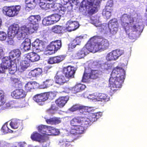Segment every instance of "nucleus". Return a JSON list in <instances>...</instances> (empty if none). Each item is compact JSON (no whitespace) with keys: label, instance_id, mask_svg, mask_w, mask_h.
<instances>
[{"label":"nucleus","instance_id":"obj_1","mask_svg":"<svg viewBox=\"0 0 147 147\" xmlns=\"http://www.w3.org/2000/svg\"><path fill=\"white\" fill-rule=\"evenodd\" d=\"M102 113L100 112L91 114L86 117H75L70 121L71 126L70 132L71 134H80L83 133L85 128L90 125L94 122L100 117Z\"/></svg>","mask_w":147,"mask_h":147},{"label":"nucleus","instance_id":"obj_2","mask_svg":"<svg viewBox=\"0 0 147 147\" xmlns=\"http://www.w3.org/2000/svg\"><path fill=\"white\" fill-rule=\"evenodd\" d=\"M120 24L126 32L128 34L129 37L131 39H136L138 38L143 31L141 26L134 24V20L130 15L123 14L120 18Z\"/></svg>","mask_w":147,"mask_h":147},{"label":"nucleus","instance_id":"obj_3","mask_svg":"<svg viewBox=\"0 0 147 147\" xmlns=\"http://www.w3.org/2000/svg\"><path fill=\"white\" fill-rule=\"evenodd\" d=\"M125 78V71L122 68L117 66L114 68L109 79L110 92L112 94L122 87Z\"/></svg>","mask_w":147,"mask_h":147},{"label":"nucleus","instance_id":"obj_4","mask_svg":"<svg viewBox=\"0 0 147 147\" xmlns=\"http://www.w3.org/2000/svg\"><path fill=\"white\" fill-rule=\"evenodd\" d=\"M99 3V0H84L80 4L79 10L82 12L85 11L86 15L92 16L98 11L97 6Z\"/></svg>","mask_w":147,"mask_h":147},{"label":"nucleus","instance_id":"obj_5","mask_svg":"<svg viewBox=\"0 0 147 147\" xmlns=\"http://www.w3.org/2000/svg\"><path fill=\"white\" fill-rule=\"evenodd\" d=\"M118 24L117 21L113 22L110 21L109 23H103L98 26V29L101 33L107 34L110 32L112 34H115L117 32Z\"/></svg>","mask_w":147,"mask_h":147},{"label":"nucleus","instance_id":"obj_6","mask_svg":"<svg viewBox=\"0 0 147 147\" xmlns=\"http://www.w3.org/2000/svg\"><path fill=\"white\" fill-rule=\"evenodd\" d=\"M102 38V36L96 35L92 37L90 39L86 45L89 52L95 53L101 50L99 42H94V40L97 39H100Z\"/></svg>","mask_w":147,"mask_h":147},{"label":"nucleus","instance_id":"obj_7","mask_svg":"<svg viewBox=\"0 0 147 147\" xmlns=\"http://www.w3.org/2000/svg\"><path fill=\"white\" fill-rule=\"evenodd\" d=\"M54 93L52 92H44L37 94L33 97V100L40 105H42V102L48 99H53L55 96Z\"/></svg>","mask_w":147,"mask_h":147},{"label":"nucleus","instance_id":"obj_8","mask_svg":"<svg viewBox=\"0 0 147 147\" xmlns=\"http://www.w3.org/2000/svg\"><path fill=\"white\" fill-rule=\"evenodd\" d=\"M20 5L5 6L3 9V13L9 17H12L17 16L19 13L21 9Z\"/></svg>","mask_w":147,"mask_h":147},{"label":"nucleus","instance_id":"obj_9","mask_svg":"<svg viewBox=\"0 0 147 147\" xmlns=\"http://www.w3.org/2000/svg\"><path fill=\"white\" fill-rule=\"evenodd\" d=\"M35 31L30 26L29 28L26 26H23L18 30L17 38L19 40H23L26 38L28 34H32Z\"/></svg>","mask_w":147,"mask_h":147},{"label":"nucleus","instance_id":"obj_10","mask_svg":"<svg viewBox=\"0 0 147 147\" xmlns=\"http://www.w3.org/2000/svg\"><path fill=\"white\" fill-rule=\"evenodd\" d=\"M123 52L118 49L113 50L109 53L106 57V59L109 61L115 60L122 55Z\"/></svg>","mask_w":147,"mask_h":147},{"label":"nucleus","instance_id":"obj_11","mask_svg":"<svg viewBox=\"0 0 147 147\" xmlns=\"http://www.w3.org/2000/svg\"><path fill=\"white\" fill-rule=\"evenodd\" d=\"M41 18L39 15L30 16L28 18L29 24L34 30L36 31L38 28L37 24L38 22L40 21Z\"/></svg>","mask_w":147,"mask_h":147},{"label":"nucleus","instance_id":"obj_12","mask_svg":"<svg viewBox=\"0 0 147 147\" xmlns=\"http://www.w3.org/2000/svg\"><path fill=\"white\" fill-rule=\"evenodd\" d=\"M11 95L12 97L14 99H21L25 98L27 94L23 89H17L11 92Z\"/></svg>","mask_w":147,"mask_h":147},{"label":"nucleus","instance_id":"obj_13","mask_svg":"<svg viewBox=\"0 0 147 147\" xmlns=\"http://www.w3.org/2000/svg\"><path fill=\"white\" fill-rule=\"evenodd\" d=\"M76 71L74 67L70 65L64 67L63 69V74L68 79H70L74 77Z\"/></svg>","mask_w":147,"mask_h":147},{"label":"nucleus","instance_id":"obj_14","mask_svg":"<svg viewBox=\"0 0 147 147\" xmlns=\"http://www.w3.org/2000/svg\"><path fill=\"white\" fill-rule=\"evenodd\" d=\"M61 46V40H57L51 42L48 46L47 48L49 50L53 51L55 53L60 49Z\"/></svg>","mask_w":147,"mask_h":147},{"label":"nucleus","instance_id":"obj_15","mask_svg":"<svg viewBox=\"0 0 147 147\" xmlns=\"http://www.w3.org/2000/svg\"><path fill=\"white\" fill-rule=\"evenodd\" d=\"M19 29V26L18 24L15 23L12 24L8 28L7 33L8 36L13 38L16 35L17 37Z\"/></svg>","mask_w":147,"mask_h":147},{"label":"nucleus","instance_id":"obj_16","mask_svg":"<svg viewBox=\"0 0 147 147\" xmlns=\"http://www.w3.org/2000/svg\"><path fill=\"white\" fill-rule=\"evenodd\" d=\"M56 83L62 85L67 82V78L61 71H58L55 77Z\"/></svg>","mask_w":147,"mask_h":147},{"label":"nucleus","instance_id":"obj_17","mask_svg":"<svg viewBox=\"0 0 147 147\" xmlns=\"http://www.w3.org/2000/svg\"><path fill=\"white\" fill-rule=\"evenodd\" d=\"M65 57V55H59L51 57L48 59V63L51 64L59 63L64 60Z\"/></svg>","mask_w":147,"mask_h":147},{"label":"nucleus","instance_id":"obj_18","mask_svg":"<svg viewBox=\"0 0 147 147\" xmlns=\"http://www.w3.org/2000/svg\"><path fill=\"white\" fill-rule=\"evenodd\" d=\"M66 29L68 31L71 32L77 29L79 26L78 22L77 21H73L71 20L67 22Z\"/></svg>","mask_w":147,"mask_h":147},{"label":"nucleus","instance_id":"obj_19","mask_svg":"<svg viewBox=\"0 0 147 147\" xmlns=\"http://www.w3.org/2000/svg\"><path fill=\"white\" fill-rule=\"evenodd\" d=\"M30 138L33 141L40 142H43L46 141L45 137L36 132H33L31 135Z\"/></svg>","mask_w":147,"mask_h":147},{"label":"nucleus","instance_id":"obj_20","mask_svg":"<svg viewBox=\"0 0 147 147\" xmlns=\"http://www.w3.org/2000/svg\"><path fill=\"white\" fill-rule=\"evenodd\" d=\"M26 58L29 62H34L39 60L40 57L37 54L34 52L29 53L26 54Z\"/></svg>","mask_w":147,"mask_h":147},{"label":"nucleus","instance_id":"obj_21","mask_svg":"<svg viewBox=\"0 0 147 147\" xmlns=\"http://www.w3.org/2000/svg\"><path fill=\"white\" fill-rule=\"evenodd\" d=\"M89 53V51L86 47H84L81 50H79L75 55L76 59H79L84 57Z\"/></svg>","mask_w":147,"mask_h":147},{"label":"nucleus","instance_id":"obj_22","mask_svg":"<svg viewBox=\"0 0 147 147\" xmlns=\"http://www.w3.org/2000/svg\"><path fill=\"white\" fill-rule=\"evenodd\" d=\"M14 62L9 56H6L2 59L1 63L7 69L13 65Z\"/></svg>","mask_w":147,"mask_h":147},{"label":"nucleus","instance_id":"obj_23","mask_svg":"<svg viewBox=\"0 0 147 147\" xmlns=\"http://www.w3.org/2000/svg\"><path fill=\"white\" fill-rule=\"evenodd\" d=\"M38 84L35 82H29L24 86V90L27 92H31L33 89L36 88L38 87Z\"/></svg>","mask_w":147,"mask_h":147},{"label":"nucleus","instance_id":"obj_24","mask_svg":"<svg viewBox=\"0 0 147 147\" xmlns=\"http://www.w3.org/2000/svg\"><path fill=\"white\" fill-rule=\"evenodd\" d=\"M67 96L61 97L56 100L55 102L57 105L60 107H63L68 100Z\"/></svg>","mask_w":147,"mask_h":147},{"label":"nucleus","instance_id":"obj_25","mask_svg":"<svg viewBox=\"0 0 147 147\" xmlns=\"http://www.w3.org/2000/svg\"><path fill=\"white\" fill-rule=\"evenodd\" d=\"M21 52L18 49H14L9 53V57L15 62L16 60L20 56Z\"/></svg>","mask_w":147,"mask_h":147},{"label":"nucleus","instance_id":"obj_26","mask_svg":"<svg viewBox=\"0 0 147 147\" xmlns=\"http://www.w3.org/2000/svg\"><path fill=\"white\" fill-rule=\"evenodd\" d=\"M97 101L107 102L110 100L109 97L107 94L101 93H97L96 96Z\"/></svg>","mask_w":147,"mask_h":147},{"label":"nucleus","instance_id":"obj_27","mask_svg":"<svg viewBox=\"0 0 147 147\" xmlns=\"http://www.w3.org/2000/svg\"><path fill=\"white\" fill-rule=\"evenodd\" d=\"M32 48L35 51H41L42 50V45L39 40L36 39L32 43Z\"/></svg>","mask_w":147,"mask_h":147},{"label":"nucleus","instance_id":"obj_28","mask_svg":"<svg viewBox=\"0 0 147 147\" xmlns=\"http://www.w3.org/2000/svg\"><path fill=\"white\" fill-rule=\"evenodd\" d=\"M85 85L84 84L79 83L76 84L72 89L73 93L76 94L84 90L86 88Z\"/></svg>","mask_w":147,"mask_h":147},{"label":"nucleus","instance_id":"obj_29","mask_svg":"<svg viewBox=\"0 0 147 147\" xmlns=\"http://www.w3.org/2000/svg\"><path fill=\"white\" fill-rule=\"evenodd\" d=\"M79 111L82 114L86 115L88 114L89 115L88 117L91 114L94 113H91L92 110L91 108L83 105H80Z\"/></svg>","mask_w":147,"mask_h":147},{"label":"nucleus","instance_id":"obj_30","mask_svg":"<svg viewBox=\"0 0 147 147\" xmlns=\"http://www.w3.org/2000/svg\"><path fill=\"white\" fill-rule=\"evenodd\" d=\"M30 40L28 38H26L21 45V47L26 51L30 50Z\"/></svg>","mask_w":147,"mask_h":147},{"label":"nucleus","instance_id":"obj_31","mask_svg":"<svg viewBox=\"0 0 147 147\" xmlns=\"http://www.w3.org/2000/svg\"><path fill=\"white\" fill-rule=\"evenodd\" d=\"M102 40L99 42L100 46L102 50H105L109 47V42L108 40L105 38H103L102 37Z\"/></svg>","mask_w":147,"mask_h":147},{"label":"nucleus","instance_id":"obj_32","mask_svg":"<svg viewBox=\"0 0 147 147\" xmlns=\"http://www.w3.org/2000/svg\"><path fill=\"white\" fill-rule=\"evenodd\" d=\"M42 72V69L40 68H36L31 70L29 73V75L33 77H38L40 75Z\"/></svg>","mask_w":147,"mask_h":147},{"label":"nucleus","instance_id":"obj_33","mask_svg":"<svg viewBox=\"0 0 147 147\" xmlns=\"http://www.w3.org/2000/svg\"><path fill=\"white\" fill-rule=\"evenodd\" d=\"M52 30L54 33L60 34L63 32L64 30V28L62 26L55 25L52 27Z\"/></svg>","mask_w":147,"mask_h":147},{"label":"nucleus","instance_id":"obj_34","mask_svg":"<svg viewBox=\"0 0 147 147\" xmlns=\"http://www.w3.org/2000/svg\"><path fill=\"white\" fill-rule=\"evenodd\" d=\"M20 121L17 119H13L10 123L11 127L13 129L18 128L21 124Z\"/></svg>","mask_w":147,"mask_h":147},{"label":"nucleus","instance_id":"obj_35","mask_svg":"<svg viewBox=\"0 0 147 147\" xmlns=\"http://www.w3.org/2000/svg\"><path fill=\"white\" fill-rule=\"evenodd\" d=\"M83 38V37L82 36L76 37L72 41L71 44V48H74L77 45H79Z\"/></svg>","mask_w":147,"mask_h":147},{"label":"nucleus","instance_id":"obj_36","mask_svg":"<svg viewBox=\"0 0 147 147\" xmlns=\"http://www.w3.org/2000/svg\"><path fill=\"white\" fill-rule=\"evenodd\" d=\"M53 80L52 79H48L45 81L43 82V84L41 85V88L44 89L49 87L53 85Z\"/></svg>","mask_w":147,"mask_h":147},{"label":"nucleus","instance_id":"obj_37","mask_svg":"<svg viewBox=\"0 0 147 147\" xmlns=\"http://www.w3.org/2000/svg\"><path fill=\"white\" fill-rule=\"evenodd\" d=\"M59 145L60 147H72V146L71 142L66 139L60 140Z\"/></svg>","mask_w":147,"mask_h":147},{"label":"nucleus","instance_id":"obj_38","mask_svg":"<svg viewBox=\"0 0 147 147\" xmlns=\"http://www.w3.org/2000/svg\"><path fill=\"white\" fill-rule=\"evenodd\" d=\"M39 5L42 9L46 10L50 9L52 7V4L40 1L39 3Z\"/></svg>","mask_w":147,"mask_h":147},{"label":"nucleus","instance_id":"obj_39","mask_svg":"<svg viewBox=\"0 0 147 147\" xmlns=\"http://www.w3.org/2000/svg\"><path fill=\"white\" fill-rule=\"evenodd\" d=\"M42 23L45 26H49L54 24L50 16L43 19Z\"/></svg>","mask_w":147,"mask_h":147},{"label":"nucleus","instance_id":"obj_40","mask_svg":"<svg viewBox=\"0 0 147 147\" xmlns=\"http://www.w3.org/2000/svg\"><path fill=\"white\" fill-rule=\"evenodd\" d=\"M58 108L56 105L52 104L51 107L47 110V113L49 114L53 115L55 113V112L58 110Z\"/></svg>","mask_w":147,"mask_h":147},{"label":"nucleus","instance_id":"obj_41","mask_svg":"<svg viewBox=\"0 0 147 147\" xmlns=\"http://www.w3.org/2000/svg\"><path fill=\"white\" fill-rule=\"evenodd\" d=\"M30 65L29 63L26 60L22 61L20 63V69L23 71L25 70Z\"/></svg>","mask_w":147,"mask_h":147},{"label":"nucleus","instance_id":"obj_42","mask_svg":"<svg viewBox=\"0 0 147 147\" xmlns=\"http://www.w3.org/2000/svg\"><path fill=\"white\" fill-rule=\"evenodd\" d=\"M53 24L58 22L60 19V15L58 14H53L50 16Z\"/></svg>","mask_w":147,"mask_h":147},{"label":"nucleus","instance_id":"obj_43","mask_svg":"<svg viewBox=\"0 0 147 147\" xmlns=\"http://www.w3.org/2000/svg\"><path fill=\"white\" fill-rule=\"evenodd\" d=\"M25 2L27 5V7L30 9H33L35 7V0H25Z\"/></svg>","mask_w":147,"mask_h":147},{"label":"nucleus","instance_id":"obj_44","mask_svg":"<svg viewBox=\"0 0 147 147\" xmlns=\"http://www.w3.org/2000/svg\"><path fill=\"white\" fill-rule=\"evenodd\" d=\"M1 130L4 134H7L9 132H13V131L9 129L7 127V125L6 124L3 125L1 128Z\"/></svg>","mask_w":147,"mask_h":147},{"label":"nucleus","instance_id":"obj_45","mask_svg":"<svg viewBox=\"0 0 147 147\" xmlns=\"http://www.w3.org/2000/svg\"><path fill=\"white\" fill-rule=\"evenodd\" d=\"M85 71H86V70L84 73L82 79V81L84 82H88L89 79H91V76L89 73L86 72Z\"/></svg>","mask_w":147,"mask_h":147},{"label":"nucleus","instance_id":"obj_46","mask_svg":"<svg viewBox=\"0 0 147 147\" xmlns=\"http://www.w3.org/2000/svg\"><path fill=\"white\" fill-rule=\"evenodd\" d=\"M47 126L43 125H39L37 127V129L38 131L42 134H46V129Z\"/></svg>","mask_w":147,"mask_h":147},{"label":"nucleus","instance_id":"obj_47","mask_svg":"<svg viewBox=\"0 0 147 147\" xmlns=\"http://www.w3.org/2000/svg\"><path fill=\"white\" fill-rule=\"evenodd\" d=\"M89 74L91 76V79H96L98 76L99 71L98 70H91Z\"/></svg>","mask_w":147,"mask_h":147},{"label":"nucleus","instance_id":"obj_48","mask_svg":"<svg viewBox=\"0 0 147 147\" xmlns=\"http://www.w3.org/2000/svg\"><path fill=\"white\" fill-rule=\"evenodd\" d=\"M97 92H95L94 93L89 94L88 96V98L90 100H95L97 101Z\"/></svg>","mask_w":147,"mask_h":147},{"label":"nucleus","instance_id":"obj_49","mask_svg":"<svg viewBox=\"0 0 147 147\" xmlns=\"http://www.w3.org/2000/svg\"><path fill=\"white\" fill-rule=\"evenodd\" d=\"M50 130L51 131V133L50 134V135H58L59 132L58 129L52 127Z\"/></svg>","mask_w":147,"mask_h":147},{"label":"nucleus","instance_id":"obj_50","mask_svg":"<svg viewBox=\"0 0 147 147\" xmlns=\"http://www.w3.org/2000/svg\"><path fill=\"white\" fill-rule=\"evenodd\" d=\"M7 38V34L3 31L0 32V40L3 41Z\"/></svg>","mask_w":147,"mask_h":147},{"label":"nucleus","instance_id":"obj_51","mask_svg":"<svg viewBox=\"0 0 147 147\" xmlns=\"http://www.w3.org/2000/svg\"><path fill=\"white\" fill-rule=\"evenodd\" d=\"M9 68V73L11 74H14L16 71L17 68L16 66L12 67L11 65Z\"/></svg>","mask_w":147,"mask_h":147},{"label":"nucleus","instance_id":"obj_52","mask_svg":"<svg viewBox=\"0 0 147 147\" xmlns=\"http://www.w3.org/2000/svg\"><path fill=\"white\" fill-rule=\"evenodd\" d=\"M80 105H73L70 109V110L72 111H74L78 110L79 111Z\"/></svg>","mask_w":147,"mask_h":147},{"label":"nucleus","instance_id":"obj_53","mask_svg":"<svg viewBox=\"0 0 147 147\" xmlns=\"http://www.w3.org/2000/svg\"><path fill=\"white\" fill-rule=\"evenodd\" d=\"M67 11V9L64 7H61V9L59 10V13L60 14L59 15L61 16V15L64 14Z\"/></svg>","mask_w":147,"mask_h":147},{"label":"nucleus","instance_id":"obj_54","mask_svg":"<svg viewBox=\"0 0 147 147\" xmlns=\"http://www.w3.org/2000/svg\"><path fill=\"white\" fill-rule=\"evenodd\" d=\"M111 11H106L105 10H104L102 12V13L107 18H109L111 16Z\"/></svg>","mask_w":147,"mask_h":147},{"label":"nucleus","instance_id":"obj_55","mask_svg":"<svg viewBox=\"0 0 147 147\" xmlns=\"http://www.w3.org/2000/svg\"><path fill=\"white\" fill-rule=\"evenodd\" d=\"M7 69L1 63L0 64V74H5V70Z\"/></svg>","mask_w":147,"mask_h":147},{"label":"nucleus","instance_id":"obj_56","mask_svg":"<svg viewBox=\"0 0 147 147\" xmlns=\"http://www.w3.org/2000/svg\"><path fill=\"white\" fill-rule=\"evenodd\" d=\"M54 124L56 125L60 123L61 122V120L60 118L56 117H53Z\"/></svg>","mask_w":147,"mask_h":147},{"label":"nucleus","instance_id":"obj_57","mask_svg":"<svg viewBox=\"0 0 147 147\" xmlns=\"http://www.w3.org/2000/svg\"><path fill=\"white\" fill-rule=\"evenodd\" d=\"M53 117L50 118L49 119H46V121L47 123L48 124H50L51 125L54 124V121H53Z\"/></svg>","mask_w":147,"mask_h":147},{"label":"nucleus","instance_id":"obj_58","mask_svg":"<svg viewBox=\"0 0 147 147\" xmlns=\"http://www.w3.org/2000/svg\"><path fill=\"white\" fill-rule=\"evenodd\" d=\"M69 3L71 6L78 5V0H69Z\"/></svg>","mask_w":147,"mask_h":147},{"label":"nucleus","instance_id":"obj_59","mask_svg":"<svg viewBox=\"0 0 147 147\" xmlns=\"http://www.w3.org/2000/svg\"><path fill=\"white\" fill-rule=\"evenodd\" d=\"M51 126H47L46 129V134H44L50 135V134L51 133Z\"/></svg>","mask_w":147,"mask_h":147},{"label":"nucleus","instance_id":"obj_60","mask_svg":"<svg viewBox=\"0 0 147 147\" xmlns=\"http://www.w3.org/2000/svg\"><path fill=\"white\" fill-rule=\"evenodd\" d=\"M11 82L14 84L18 83L19 81V79L11 77Z\"/></svg>","mask_w":147,"mask_h":147},{"label":"nucleus","instance_id":"obj_61","mask_svg":"<svg viewBox=\"0 0 147 147\" xmlns=\"http://www.w3.org/2000/svg\"><path fill=\"white\" fill-rule=\"evenodd\" d=\"M113 1L112 0H110L107 1L106 6L113 7Z\"/></svg>","mask_w":147,"mask_h":147},{"label":"nucleus","instance_id":"obj_62","mask_svg":"<svg viewBox=\"0 0 147 147\" xmlns=\"http://www.w3.org/2000/svg\"><path fill=\"white\" fill-rule=\"evenodd\" d=\"M5 103L4 97H0V106L3 105Z\"/></svg>","mask_w":147,"mask_h":147},{"label":"nucleus","instance_id":"obj_63","mask_svg":"<svg viewBox=\"0 0 147 147\" xmlns=\"http://www.w3.org/2000/svg\"><path fill=\"white\" fill-rule=\"evenodd\" d=\"M105 69L106 70L110 69L111 68L110 65L108 63H105L104 64Z\"/></svg>","mask_w":147,"mask_h":147},{"label":"nucleus","instance_id":"obj_64","mask_svg":"<svg viewBox=\"0 0 147 147\" xmlns=\"http://www.w3.org/2000/svg\"><path fill=\"white\" fill-rule=\"evenodd\" d=\"M112 7H110L109 6H105V8L104 9V10H105L106 11H112Z\"/></svg>","mask_w":147,"mask_h":147}]
</instances>
